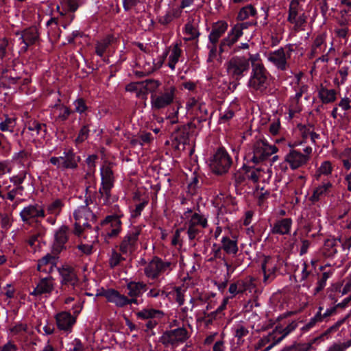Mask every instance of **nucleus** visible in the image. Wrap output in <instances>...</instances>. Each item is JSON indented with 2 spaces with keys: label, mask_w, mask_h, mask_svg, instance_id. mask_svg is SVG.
I'll return each mask as SVG.
<instances>
[{
  "label": "nucleus",
  "mask_w": 351,
  "mask_h": 351,
  "mask_svg": "<svg viewBox=\"0 0 351 351\" xmlns=\"http://www.w3.org/2000/svg\"><path fill=\"white\" fill-rule=\"evenodd\" d=\"M189 337L188 330L184 327H179L165 331L160 337L159 341L165 346H177L186 341Z\"/></svg>",
  "instance_id": "obj_13"
},
{
  "label": "nucleus",
  "mask_w": 351,
  "mask_h": 351,
  "mask_svg": "<svg viewBox=\"0 0 351 351\" xmlns=\"http://www.w3.org/2000/svg\"><path fill=\"white\" fill-rule=\"evenodd\" d=\"M55 319L58 329L66 334L72 332L73 327L76 323V317L68 311H62L57 313Z\"/></svg>",
  "instance_id": "obj_21"
},
{
  "label": "nucleus",
  "mask_w": 351,
  "mask_h": 351,
  "mask_svg": "<svg viewBox=\"0 0 351 351\" xmlns=\"http://www.w3.org/2000/svg\"><path fill=\"white\" fill-rule=\"evenodd\" d=\"M63 206L64 204L62 201L60 199H57L47 206V210L49 213L57 216L60 213Z\"/></svg>",
  "instance_id": "obj_53"
},
{
  "label": "nucleus",
  "mask_w": 351,
  "mask_h": 351,
  "mask_svg": "<svg viewBox=\"0 0 351 351\" xmlns=\"http://www.w3.org/2000/svg\"><path fill=\"white\" fill-rule=\"evenodd\" d=\"M326 37L325 34H319L315 37L309 53V58H313L325 52L326 49Z\"/></svg>",
  "instance_id": "obj_27"
},
{
  "label": "nucleus",
  "mask_w": 351,
  "mask_h": 351,
  "mask_svg": "<svg viewBox=\"0 0 351 351\" xmlns=\"http://www.w3.org/2000/svg\"><path fill=\"white\" fill-rule=\"evenodd\" d=\"M73 106L75 108L74 112L80 114L85 113L88 108L86 104L85 99L82 97L76 99L73 101Z\"/></svg>",
  "instance_id": "obj_54"
},
{
  "label": "nucleus",
  "mask_w": 351,
  "mask_h": 351,
  "mask_svg": "<svg viewBox=\"0 0 351 351\" xmlns=\"http://www.w3.org/2000/svg\"><path fill=\"white\" fill-rule=\"evenodd\" d=\"M16 35L19 36V40L23 45L21 50L23 52L27 51L29 46L36 44L40 39L38 29L36 26L25 28L21 32H17Z\"/></svg>",
  "instance_id": "obj_17"
},
{
  "label": "nucleus",
  "mask_w": 351,
  "mask_h": 351,
  "mask_svg": "<svg viewBox=\"0 0 351 351\" xmlns=\"http://www.w3.org/2000/svg\"><path fill=\"white\" fill-rule=\"evenodd\" d=\"M298 129L300 130V135L304 141L310 138L311 134L313 129V125L311 124L308 125H298Z\"/></svg>",
  "instance_id": "obj_59"
},
{
  "label": "nucleus",
  "mask_w": 351,
  "mask_h": 351,
  "mask_svg": "<svg viewBox=\"0 0 351 351\" xmlns=\"http://www.w3.org/2000/svg\"><path fill=\"white\" fill-rule=\"evenodd\" d=\"M292 226L291 218H283L277 220L271 226V232L275 234L285 235L290 233Z\"/></svg>",
  "instance_id": "obj_28"
},
{
  "label": "nucleus",
  "mask_w": 351,
  "mask_h": 351,
  "mask_svg": "<svg viewBox=\"0 0 351 351\" xmlns=\"http://www.w3.org/2000/svg\"><path fill=\"white\" fill-rule=\"evenodd\" d=\"M297 327V324L294 322H291L289 325H287L285 328H283L282 330H279L278 332L280 334H282V335L277 338L276 340L274 341V342H272L271 344H269L267 348H265L262 351H269L274 346L279 343L287 335H288L290 332L293 331Z\"/></svg>",
  "instance_id": "obj_36"
},
{
  "label": "nucleus",
  "mask_w": 351,
  "mask_h": 351,
  "mask_svg": "<svg viewBox=\"0 0 351 351\" xmlns=\"http://www.w3.org/2000/svg\"><path fill=\"white\" fill-rule=\"evenodd\" d=\"M221 247L228 254H236L238 252L237 241L228 237L221 239Z\"/></svg>",
  "instance_id": "obj_35"
},
{
  "label": "nucleus",
  "mask_w": 351,
  "mask_h": 351,
  "mask_svg": "<svg viewBox=\"0 0 351 351\" xmlns=\"http://www.w3.org/2000/svg\"><path fill=\"white\" fill-rule=\"evenodd\" d=\"M277 151L275 145H270L267 141L259 139L254 143L252 149L245 154L244 159L247 164L257 165L267 160Z\"/></svg>",
  "instance_id": "obj_2"
},
{
  "label": "nucleus",
  "mask_w": 351,
  "mask_h": 351,
  "mask_svg": "<svg viewBox=\"0 0 351 351\" xmlns=\"http://www.w3.org/2000/svg\"><path fill=\"white\" fill-rule=\"evenodd\" d=\"M256 24V21H255L238 23L234 25L228 33V35L221 40L219 43V52L223 53L227 51L228 48L231 47L242 36L243 29H247L250 26L255 25Z\"/></svg>",
  "instance_id": "obj_9"
},
{
  "label": "nucleus",
  "mask_w": 351,
  "mask_h": 351,
  "mask_svg": "<svg viewBox=\"0 0 351 351\" xmlns=\"http://www.w3.org/2000/svg\"><path fill=\"white\" fill-rule=\"evenodd\" d=\"M58 255L52 252L51 254H47L38 261L37 269L40 272L51 274L56 267Z\"/></svg>",
  "instance_id": "obj_24"
},
{
  "label": "nucleus",
  "mask_w": 351,
  "mask_h": 351,
  "mask_svg": "<svg viewBox=\"0 0 351 351\" xmlns=\"http://www.w3.org/2000/svg\"><path fill=\"white\" fill-rule=\"evenodd\" d=\"M348 71H349V67L347 66H341L338 70V73L339 74L341 80L340 82H339V80L337 79H335L334 83L335 85H337V86H339L340 85L343 84L345 83V82L347 80V76L348 75Z\"/></svg>",
  "instance_id": "obj_63"
},
{
  "label": "nucleus",
  "mask_w": 351,
  "mask_h": 351,
  "mask_svg": "<svg viewBox=\"0 0 351 351\" xmlns=\"http://www.w3.org/2000/svg\"><path fill=\"white\" fill-rule=\"evenodd\" d=\"M58 271L61 276V285L64 289H69V291L74 289L78 285V278L74 269L69 266L58 267Z\"/></svg>",
  "instance_id": "obj_20"
},
{
  "label": "nucleus",
  "mask_w": 351,
  "mask_h": 351,
  "mask_svg": "<svg viewBox=\"0 0 351 351\" xmlns=\"http://www.w3.org/2000/svg\"><path fill=\"white\" fill-rule=\"evenodd\" d=\"M137 319L146 320L145 329V332L152 330L158 324V320L163 317V311L152 308H145L135 313Z\"/></svg>",
  "instance_id": "obj_14"
},
{
  "label": "nucleus",
  "mask_w": 351,
  "mask_h": 351,
  "mask_svg": "<svg viewBox=\"0 0 351 351\" xmlns=\"http://www.w3.org/2000/svg\"><path fill=\"white\" fill-rule=\"evenodd\" d=\"M234 335L237 338V343L240 345L244 341L243 337L249 334V330L243 324L237 325L234 329Z\"/></svg>",
  "instance_id": "obj_47"
},
{
  "label": "nucleus",
  "mask_w": 351,
  "mask_h": 351,
  "mask_svg": "<svg viewBox=\"0 0 351 351\" xmlns=\"http://www.w3.org/2000/svg\"><path fill=\"white\" fill-rule=\"evenodd\" d=\"M232 163V158L227 151L223 147H220L210 160V167L215 173L222 175L228 171Z\"/></svg>",
  "instance_id": "obj_10"
},
{
  "label": "nucleus",
  "mask_w": 351,
  "mask_h": 351,
  "mask_svg": "<svg viewBox=\"0 0 351 351\" xmlns=\"http://www.w3.org/2000/svg\"><path fill=\"white\" fill-rule=\"evenodd\" d=\"M332 187V184L330 182H322V184L314 189L312 195L309 198L310 201L313 203L318 202L322 197L327 195L330 193Z\"/></svg>",
  "instance_id": "obj_30"
},
{
  "label": "nucleus",
  "mask_w": 351,
  "mask_h": 351,
  "mask_svg": "<svg viewBox=\"0 0 351 351\" xmlns=\"http://www.w3.org/2000/svg\"><path fill=\"white\" fill-rule=\"evenodd\" d=\"M121 225L120 216L117 215L106 216L100 223L106 239L117 237L121 231Z\"/></svg>",
  "instance_id": "obj_15"
},
{
  "label": "nucleus",
  "mask_w": 351,
  "mask_h": 351,
  "mask_svg": "<svg viewBox=\"0 0 351 351\" xmlns=\"http://www.w3.org/2000/svg\"><path fill=\"white\" fill-rule=\"evenodd\" d=\"M239 294L247 293V292L255 294L258 292L256 285L255 284V278L252 276H248L244 279L237 280Z\"/></svg>",
  "instance_id": "obj_29"
},
{
  "label": "nucleus",
  "mask_w": 351,
  "mask_h": 351,
  "mask_svg": "<svg viewBox=\"0 0 351 351\" xmlns=\"http://www.w3.org/2000/svg\"><path fill=\"white\" fill-rule=\"evenodd\" d=\"M25 126L29 131L36 132L38 135L42 131L44 132V135L47 133L46 124L40 123L35 120H30L27 121Z\"/></svg>",
  "instance_id": "obj_46"
},
{
  "label": "nucleus",
  "mask_w": 351,
  "mask_h": 351,
  "mask_svg": "<svg viewBox=\"0 0 351 351\" xmlns=\"http://www.w3.org/2000/svg\"><path fill=\"white\" fill-rule=\"evenodd\" d=\"M244 176L243 179H247L254 183H257L261 176V169L260 168H254L250 164L244 165L243 166Z\"/></svg>",
  "instance_id": "obj_32"
},
{
  "label": "nucleus",
  "mask_w": 351,
  "mask_h": 351,
  "mask_svg": "<svg viewBox=\"0 0 351 351\" xmlns=\"http://www.w3.org/2000/svg\"><path fill=\"white\" fill-rule=\"evenodd\" d=\"M292 51L290 47L288 49L280 47L268 54V60L278 70L286 71L289 67L287 60L290 58Z\"/></svg>",
  "instance_id": "obj_16"
},
{
  "label": "nucleus",
  "mask_w": 351,
  "mask_h": 351,
  "mask_svg": "<svg viewBox=\"0 0 351 351\" xmlns=\"http://www.w3.org/2000/svg\"><path fill=\"white\" fill-rule=\"evenodd\" d=\"M182 11L180 8H172L165 16L159 19V23L162 25H167L170 23L174 19H178L181 16Z\"/></svg>",
  "instance_id": "obj_40"
},
{
  "label": "nucleus",
  "mask_w": 351,
  "mask_h": 351,
  "mask_svg": "<svg viewBox=\"0 0 351 351\" xmlns=\"http://www.w3.org/2000/svg\"><path fill=\"white\" fill-rule=\"evenodd\" d=\"M141 84L142 90L143 89L145 90L144 94L145 95L146 93L149 92L152 95L153 93H157V91L159 90L158 88L160 85V82L154 79H147L145 81H142Z\"/></svg>",
  "instance_id": "obj_41"
},
{
  "label": "nucleus",
  "mask_w": 351,
  "mask_h": 351,
  "mask_svg": "<svg viewBox=\"0 0 351 351\" xmlns=\"http://www.w3.org/2000/svg\"><path fill=\"white\" fill-rule=\"evenodd\" d=\"M202 228L188 225L187 234L190 240H194L199 238L202 232Z\"/></svg>",
  "instance_id": "obj_62"
},
{
  "label": "nucleus",
  "mask_w": 351,
  "mask_h": 351,
  "mask_svg": "<svg viewBox=\"0 0 351 351\" xmlns=\"http://www.w3.org/2000/svg\"><path fill=\"white\" fill-rule=\"evenodd\" d=\"M311 348L312 343L304 345L293 344L284 348L281 351H310Z\"/></svg>",
  "instance_id": "obj_57"
},
{
  "label": "nucleus",
  "mask_w": 351,
  "mask_h": 351,
  "mask_svg": "<svg viewBox=\"0 0 351 351\" xmlns=\"http://www.w3.org/2000/svg\"><path fill=\"white\" fill-rule=\"evenodd\" d=\"M128 291L127 295L121 294L119 292L120 308H123L128 305H139L143 302L138 298L141 297L145 292L148 290L147 285L143 281H130L126 284Z\"/></svg>",
  "instance_id": "obj_3"
},
{
  "label": "nucleus",
  "mask_w": 351,
  "mask_h": 351,
  "mask_svg": "<svg viewBox=\"0 0 351 351\" xmlns=\"http://www.w3.org/2000/svg\"><path fill=\"white\" fill-rule=\"evenodd\" d=\"M168 296V293L164 290H161L158 287H153L147 293V298H158L162 297L163 299Z\"/></svg>",
  "instance_id": "obj_60"
},
{
  "label": "nucleus",
  "mask_w": 351,
  "mask_h": 351,
  "mask_svg": "<svg viewBox=\"0 0 351 351\" xmlns=\"http://www.w3.org/2000/svg\"><path fill=\"white\" fill-rule=\"evenodd\" d=\"M278 261L271 256H266L261 265L263 273V282L266 285L271 282L276 277Z\"/></svg>",
  "instance_id": "obj_22"
},
{
  "label": "nucleus",
  "mask_w": 351,
  "mask_h": 351,
  "mask_svg": "<svg viewBox=\"0 0 351 351\" xmlns=\"http://www.w3.org/2000/svg\"><path fill=\"white\" fill-rule=\"evenodd\" d=\"M187 225L205 228L207 226V219L203 215L193 213L187 222Z\"/></svg>",
  "instance_id": "obj_44"
},
{
  "label": "nucleus",
  "mask_w": 351,
  "mask_h": 351,
  "mask_svg": "<svg viewBox=\"0 0 351 351\" xmlns=\"http://www.w3.org/2000/svg\"><path fill=\"white\" fill-rule=\"evenodd\" d=\"M54 289L55 282L53 277L49 276L40 278L34 290L30 293V295L37 298H41L43 295L48 297L51 294Z\"/></svg>",
  "instance_id": "obj_19"
},
{
  "label": "nucleus",
  "mask_w": 351,
  "mask_h": 351,
  "mask_svg": "<svg viewBox=\"0 0 351 351\" xmlns=\"http://www.w3.org/2000/svg\"><path fill=\"white\" fill-rule=\"evenodd\" d=\"M54 107L60 111L58 119L60 121H64L67 120L69 117L73 113V111L64 105L56 104L54 105Z\"/></svg>",
  "instance_id": "obj_52"
},
{
  "label": "nucleus",
  "mask_w": 351,
  "mask_h": 351,
  "mask_svg": "<svg viewBox=\"0 0 351 351\" xmlns=\"http://www.w3.org/2000/svg\"><path fill=\"white\" fill-rule=\"evenodd\" d=\"M277 331H278V330L276 328V330L275 331H273L271 333H269L268 335L261 338L258 341V342L255 345V347H254L255 350L257 351V350H260L261 348H262L263 347L266 346L267 343H269L271 341L273 342H274V341L276 340L275 334Z\"/></svg>",
  "instance_id": "obj_51"
},
{
  "label": "nucleus",
  "mask_w": 351,
  "mask_h": 351,
  "mask_svg": "<svg viewBox=\"0 0 351 351\" xmlns=\"http://www.w3.org/2000/svg\"><path fill=\"white\" fill-rule=\"evenodd\" d=\"M69 228L62 226L56 232L54 241L52 245V252L59 254L66 249V243L69 239Z\"/></svg>",
  "instance_id": "obj_23"
},
{
  "label": "nucleus",
  "mask_w": 351,
  "mask_h": 351,
  "mask_svg": "<svg viewBox=\"0 0 351 351\" xmlns=\"http://www.w3.org/2000/svg\"><path fill=\"white\" fill-rule=\"evenodd\" d=\"M333 271H324L318 278L317 287L315 289V295L322 291L326 285L327 280L332 276Z\"/></svg>",
  "instance_id": "obj_48"
},
{
  "label": "nucleus",
  "mask_w": 351,
  "mask_h": 351,
  "mask_svg": "<svg viewBox=\"0 0 351 351\" xmlns=\"http://www.w3.org/2000/svg\"><path fill=\"white\" fill-rule=\"evenodd\" d=\"M96 296H102L106 298L108 302L114 304L117 307L120 308L119 291L114 289H105L104 288L97 290Z\"/></svg>",
  "instance_id": "obj_31"
},
{
  "label": "nucleus",
  "mask_w": 351,
  "mask_h": 351,
  "mask_svg": "<svg viewBox=\"0 0 351 351\" xmlns=\"http://www.w3.org/2000/svg\"><path fill=\"white\" fill-rule=\"evenodd\" d=\"M27 171H20L17 175L13 176L10 178V182L16 188L23 187L22 184L26 178Z\"/></svg>",
  "instance_id": "obj_55"
},
{
  "label": "nucleus",
  "mask_w": 351,
  "mask_h": 351,
  "mask_svg": "<svg viewBox=\"0 0 351 351\" xmlns=\"http://www.w3.org/2000/svg\"><path fill=\"white\" fill-rule=\"evenodd\" d=\"M300 100L294 99L293 97L290 100V105L289 108V116L292 118L296 113L301 111V105L299 103Z\"/></svg>",
  "instance_id": "obj_58"
},
{
  "label": "nucleus",
  "mask_w": 351,
  "mask_h": 351,
  "mask_svg": "<svg viewBox=\"0 0 351 351\" xmlns=\"http://www.w3.org/2000/svg\"><path fill=\"white\" fill-rule=\"evenodd\" d=\"M270 74L264 64H254L251 69L247 87L256 92H264L269 84Z\"/></svg>",
  "instance_id": "obj_5"
},
{
  "label": "nucleus",
  "mask_w": 351,
  "mask_h": 351,
  "mask_svg": "<svg viewBox=\"0 0 351 351\" xmlns=\"http://www.w3.org/2000/svg\"><path fill=\"white\" fill-rule=\"evenodd\" d=\"M178 88L168 82L157 93L150 96V104L153 110H160L171 106L177 99Z\"/></svg>",
  "instance_id": "obj_1"
},
{
  "label": "nucleus",
  "mask_w": 351,
  "mask_h": 351,
  "mask_svg": "<svg viewBox=\"0 0 351 351\" xmlns=\"http://www.w3.org/2000/svg\"><path fill=\"white\" fill-rule=\"evenodd\" d=\"M141 232L142 227L141 226H132L128 230L119 246V250L123 254L130 255L137 249L138 237Z\"/></svg>",
  "instance_id": "obj_11"
},
{
  "label": "nucleus",
  "mask_w": 351,
  "mask_h": 351,
  "mask_svg": "<svg viewBox=\"0 0 351 351\" xmlns=\"http://www.w3.org/2000/svg\"><path fill=\"white\" fill-rule=\"evenodd\" d=\"M256 10L252 5H247L240 9L237 16V20L239 21H245L250 16H254L256 14Z\"/></svg>",
  "instance_id": "obj_39"
},
{
  "label": "nucleus",
  "mask_w": 351,
  "mask_h": 351,
  "mask_svg": "<svg viewBox=\"0 0 351 351\" xmlns=\"http://www.w3.org/2000/svg\"><path fill=\"white\" fill-rule=\"evenodd\" d=\"M184 33L189 36L184 38L186 41H191L198 38L200 35L197 27L193 25L191 22H188L184 26Z\"/></svg>",
  "instance_id": "obj_43"
},
{
  "label": "nucleus",
  "mask_w": 351,
  "mask_h": 351,
  "mask_svg": "<svg viewBox=\"0 0 351 351\" xmlns=\"http://www.w3.org/2000/svg\"><path fill=\"white\" fill-rule=\"evenodd\" d=\"M97 159L96 155L88 156L86 159V162L88 167V171L86 174V178L93 179V175L95 171V161Z\"/></svg>",
  "instance_id": "obj_50"
},
{
  "label": "nucleus",
  "mask_w": 351,
  "mask_h": 351,
  "mask_svg": "<svg viewBox=\"0 0 351 351\" xmlns=\"http://www.w3.org/2000/svg\"><path fill=\"white\" fill-rule=\"evenodd\" d=\"M85 204L79 206L73 213L75 220L74 233L80 235L85 228H89V222L95 220V215L88 207V197L85 199Z\"/></svg>",
  "instance_id": "obj_6"
},
{
  "label": "nucleus",
  "mask_w": 351,
  "mask_h": 351,
  "mask_svg": "<svg viewBox=\"0 0 351 351\" xmlns=\"http://www.w3.org/2000/svg\"><path fill=\"white\" fill-rule=\"evenodd\" d=\"M338 241L334 238L327 239L322 247V254L326 257H332L337 253Z\"/></svg>",
  "instance_id": "obj_33"
},
{
  "label": "nucleus",
  "mask_w": 351,
  "mask_h": 351,
  "mask_svg": "<svg viewBox=\"0 0 351 351\" xmlns=\"http://www.w3.org/2000/svg\"><path fill=\"white\" fill-rule=\"evenodd\" d=\"M228 24L225 21H218L212 25V29L208 35V40L210 43H218L219 38L227 31Z\"/></svg>",
  "instance_id": "obj_26"
},
{
  "label": "nucleus",
  "mask_w": 351,
  "mask_h": 351,
  "mask_svg": "<svg viewBox=\"0 0 351 351\" xmlns=\"http://www.w3.org/2000/svg\"><path fill=\"white\" fill-rule=\"evenodd\" d=\"M50 162L61 170L76 169L81 157L74 152L73 148L65 149L62 156L59 157L53 156L49 159Z\"/></svg>",
  "instance_id": "obj_8"
},
{
  "label": "nucleus",
  "mask_w": 351,
  "mask_h": 351,
  "mask_svg": "<svg viewBox=\"0 0 351 351\" xmlns=\"http://www.w3.org/2000/svg\"><path fill=\"white\" fill-rule=\"evenodd\" d=\"M339 159L341 160L343 168L346 171L351 169V147L345 148L339 154Z\"/></svg>",
  "instance_id": "obj_45"
},
{
  "label": "nucleus",
  "mask_w": 351,
  "mask_h": 351,
  "mask_svg": "<svg viewBox=\"0 0 351 351\" xmlns=\"http://www.w3.org/2000/svg\"><path fill=\"white\" fill-rule=\"evenodd\" d=\"M230 79L239 82L250 71L249 61L243 56H234L224 64Z\"/></svg>",
  "instance_id": "obj_4"
},
{
  "label": "nucleus",
  "mask_w": 351,
  "mask_h": 351,
  "mask_svg": "<svg viewBox=\"0 0 351 351\" xmlns=\"http://www.w3.org/2000/svg\"><path fill=\"white\" fill-rule=\"evenodd\" d=\"M181 54L182 49L180 47V44L176 43L173 46L171 50V53L169 57L168 66L172 70L175 69L176 64L178 63Z\"/></svg>",
  "instance_id": "obj_42"
},
{
  "label": "nucleus",
  "mask_w": 351,
  "mask_h": 351,
  "mask_svg": "<svg viewBox=\"0 0 351 351\" xmlns=\"http://www.w3.org/2000/svg\"><path fill=\"white\" fill-rule=\"evenodd\" d=\"M309 156L301 152L292 149L285 156V161L289 165L291 169H297L305 165Z\"/></svg>",
  "instance_id": "obj_25"
},
{
  "label": "nucleus",
  "mask_w": 351,
  "mask_h": 351,
  "mask_svg": "<svg viewBox=\"0 0 351 351\" xmlns=\"http://www.w3.org/2000/svg\"><path fill=\"white\" fill-rule=\"evenodd\" d=\"M113 186H101L99 189V193L103 200V204L108 205L111 204V189Z\"/></svg>",
  "instance_id": "obj_49"
},
{
  "label": "nucleus",
  "mask_w": 351,
  "mask_h": 351,
  "mask_svg": "<svg viewBox=\"0 0 351 351\" xmlns=\"http://www.w3.org/2000/svg\"><path fill=\"white\" fill-rule=\"evenodd\" d=\"M19 215L23 223L28 225L33 223L38 225L40 220L45 217V211L43 205L34 204L24 207Z\"/></svg>",
  "instance_id": "obj_12"
},
{
  "label": "nucleus",
  "mask_w": 351,
  "mask_h": 351,
  "mask_svg": "<svg viewBox=\"0 0 351 351\" xmlns=\"http://www.w3.org/2000/svg\"><path fill=\"white\" fill-rule=\"evenodd\" d=\"M319 96L324 104L332 103L337 99V91L322 86L319 90Z\"/></svg>",
  "instance_id": "obj_37"
},
{
  "label": "nucleus",
  "mask_w": 351,
  "mask_h": 351,
  "mask_svg": "<svg viewBox=\"0 0 351 351\" xmlns=\"http://www.w3.org/2000/svg\"><path fill=\"white\" fill-rule=\"evenodd\" d=\"M218 43H210L208 44L207 47L209 49V53H208V60L213 61L217 55V53H219V55H221L222 53L219 52V46L217 45Z\"/></svg>",
  "instance_id": "obj_61"
},
{
  "label": "nucleus",
  "mask_w": 351,
  "mask_h": 351,
  "mask_svg": "<svg viewBox=\"0 0 351 351\" xmlns=\"http://www.w3.org/2000/svg\"><path fill=\"white\" fill-rule=\"evenodd\" d=\"M123 261H125V258H123L120 253L115 250H112L109 258V266L111 268H114L118 266L121 262Z\"/></svg>",
  "instance_id": "obj_56"
},
{
  "label": "nucleus",
  "mask_w": 351,
  "mask_h": 351,
  "mask_svg": "<svg viewBox=\"0 0 351 351\" xmlns=\"http://www.w3.org/2000/svg\"><path fill=\"white\" fill-rule=\"evenodd\" d=\"M101 186H113L114 176L110 165H104L101 168Z\"/></svg>",
  "instance_id": "obj_34"
},
{
  "label": "nucleus",
  "mask_w": 351,
  "mask_h": 351,
  "mask_svg": "<svg viewBox=\"0 0 351 351\" xmlns=\"http://www.w3.org/2000/svg\"><path fill=\"white\" fill-rule=\"evenodd\" d=\"M29 154L25 150H21L17 153H15L12 157L13 160L24 165V162L28 158Z\"/></svg>",
  "instance_id": "obj_64"
},
{
  "label": "nucleus",
  "mask_w": 351,
  "mask_h": 351,
  "mask_svg": "<svg viewBox=\"0 0 351 351\" xmlns=\"http://www.w3.org/2000/svg\"><path fill=\"white\" fill-rule=\"evenodd\" d=\"M171 270V262L164 261L156 256H154L153 258L145 265L143 269L145 276L151 280H156L165 273H169Z\"/></svg>",
  "instance_id": "obj_7"
},
{
  "label": "nucleus",
  "mask_w": 351,
  "mask_h": 351,
  "mask_svg": "<svg viewBox=\"0 0 351 351\" xmlns=\"http://www.w3.org/2000/svg\"><path fill=\"white\" fill-rule=\"evenodd\" d=\"M300 4L290 3L287 21L294 25V29L298 31L306 21L307 16L304 12Z\"/></svg>",
  "instance_id": "obj_18"
},
{
  "label": "nucleus",
  "mask_w": 351,
  "mask_h": 351,
  "mask_svg": "<svg viewBox=\"0 0 351 351\" xmlns=\"http://www.w3.org/2000/svg\"><path fill=\"white\" fill-rule=\"evenodd\" d=\"M112 40L113 37L112 36H108L101 40L97 42L95 45V53L101 58L103 57Z\"/></svg>",
  "instance_id": "obj_38"
}]
</instances>
